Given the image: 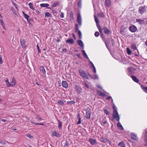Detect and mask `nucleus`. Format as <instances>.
<instances>
[{"label":"nucleus","instance_id":"nucleus-49","mask_svg":"<svg viewBox=\"0 0 147 147\" xmlns=\"http://www.w3.org/2000/svg\"><path fill=\"white\" fill-rule=\"evenodd\" d=\"M11 10L12 11V12L14 14H17L15 10L13 8V7L11 8Z\"/></svg>","mask_w":147,"mask_h":147},{"label":"nucleus","instance_id":"nucleus-34","mask_svg":"<svg viewBox=\"0 0 147 147\" xmlns=\"http://www.w3.org/2000/svg\"><path fill=\"white\" fill-rule=\"evenodd\" d=\"M31 122L32 123L34 124H35V125H44V124L43 123H36L35 122H34L33 121H31Z\"/></svg>","mask_w":147,"mask_h":147},{"label":"nucleus","instance_id":"nucleus-57","mask_svg":"<svg viewBox=\"0 0 147 147\" xmlns=\"http://www.w3.org/2000/svg\"><path fill=\"white\" fill-rule=\"evenodd\" d=\"M105 45L108 48V45H109V42H107V41H106L105 40L104 41Z\"/></svg>","mask_w":147,"mask_h":147},{"label":"nucleus","instance_id":"nucleus-45","mask_svg":"<svg viewBox=\"0 0 147 147\" xmlns=\"http://www.w3.org/2000/svg\"><path fill=\"white\" fill-rule=\"evenodd\" d=\"M52 13L54 16H56L57 15V12L56 10H52Z\"/></svg>","mask_w":147,"mask_h":147},{"label":"nucleus","instance_id":"nucleus-41","mask_svg":"<svg viewBox=\"0 0 147 147\" xmlns=\"http://www.w3.org/2000/svg\"><path fill=\"white\" fill-rule=\"evenodd\" d=\"M57 103L61 105H64V102L63 100H59Z\"/></svg>","mask_w":147,"mask_h":147},{"label":"nucleus","instance_id":"nucleus-19","mask_svg":"<svg viewBox=\"0 0 147 147\" xmlns=\"http://www.w3.org/2000/svg\"><path fill=\"white\" fill-rule=\"evenodd\" d=\"M67 43H69L71 44H73L74 43V41L73 39L72 38L67 40L66 41Z\"/></svg>","mask_w":147,"mask_h":147},{"label":"nucleus","instance_id":"nucleus-7","mask_svg":"<svg viewBox=\"0 0 147 147\" xmlns=\"http://www.w3.org/2000/svg\"><path fill=\"white\" fill-rule=\"evenodd\" d=\"M39 71L42 74V75L45 76H46V71L43 66H40L39 68Z\"/></svg>","mask_w":147,"mask_h":147},{"label":"nucleus","instance_id":"nucleus-59","mask_svg":"<svg viewBox=\"0 0 147 147\" xmlns=\"http://www.w3.org/2000/svg\"><path fill=\"white\" fill-rule=\"evenodd\" d=\"M84 84H85L84 87H86L87 88H89V86L86 82L84 83Z\"/></svg>","mask_w":147,"mask_h":147},{"label":"nucleus","instance_id":"nucleus-56","mask_svg":"<svg viewBox=\"0 0 147 147\" xmlns=\"http://www.w3.org/2000/svg\"><path fill=\"white\" fill-rule=\"evenodd\" d=\"M98 95L99 96H101L102 95V94L103 93L101 91H98Z\"/></svg>","mask_w":147,"mask_h":147},{"label":"nucleus","instance_id":"nucleus-51","mask_svg":"<svg viewBox=\"0 0 147 147\" xmlns=\"http://www.w3.org/2000/svg\"><path fill=\"white\" fill-rule=\"evenodd\" d=\"M70 17L72 19H74L73 18V14L72 12H71L70 13Z\"/></svg>","mask_w":147,"mask_h":147},{"label":"nucleus","instance_id":"nucleus-48","mask_svg":"<svg viewBox=\"0 0 147 147\" xmlns=\"http://www.w3.org/2000/svg\"><path fill=\"white\" fill-rule=\"evenodd\" d=\"M99 34H100L99 32L98 31L96 32L94 34L95 36L96 37H98L99 36Z\"/></svg>","mask_w":147,"mask_h":147},{"label":"nucleus","instance_id":"nucleus-21","mask_svg":"<svg viewBox=\"0 0 147 147\" xmlns=\"http://www.w3.org/2000/svg\"><path fill=\"white\" fill-rule=\"evenodd\" d=\"M89 141L91 144L93 145L95 144L96 142V140L92 138H90Z\"/></svg>","mask_w":147,"mask_h":147},{"label":"nucleus","instance_id":"nucleus-29","mask_svg":"<svg viewBox=\"0 0 147 147\" xmlns=\"http://www.w3.org/2000/svg\"><path fill=\"white\" fill-rule=\"evenodd\" d=\"M144 141L147 143V131H146L144 134Z\"/></svg>","mask_w":147,"mask_h":147},{"label":"nucleus","instance_id":"nucleus-39","mask_svg":"<svg viewBox=\"0 0 147 147\" xmlns=\"http://www.w3.org/2000/svg\"><path fill=\"white\" fill-rule=\"evenodd\" d=\"M24 18L27 20V21L28 22H29V16L26 14H24Z\"/></svg>","mask_w":147,"mask_h":147},{"label":"nucleus","instance_id":"nucleus-3","mask_svg":"<svg viewBox=\"0 0 147 147\" xmlns=\"http://www.w3.org/2000/svg\"><path fill=\"white\" fill-rule=\"evenodd\" d=\"M79 72L80 76L86 79H88V77L86 71L82 69H81L79 70Z\"/></svg>","mask_w":147,"mask_h":147},{"label":"nucleus","instance_id":"nucleus-26","mask_svg":"<svg viewBox=\"0 0 147 147\" xmlns=\"http://www.w3.org/2000/svg\"><path fill=\"white\" fill-rule=\"evenodd\" d=\"M52 135L57 137H60L61 136V135L60 134L58 133H56L55 131L53 133Z\"/></svg>","mask_w":147,"mask_h":147},{"label":"nucleus","instance_id":"nucleus-10","mask_svg":"<svg viewBox=\"0 0 147 147\" xmlns=\"http://www.w3.org/2000/svg\"><path fill=\"white\" fill-rule=\"evenodd\" d=\"M77 22L80 26L82 25V23L81 18V15L80 14H79L78 15L77 17Z\"/></svg>","mask_w":147,"mask_h":147},{"label":"nucleus","instance_id":"nucleus-55","mask_svg":"<svg viewBox=\"0 0 147 147\" xmlns=\"http://www.w3.org/2000/svg\"><path fill=\"white\" fill-rule=\"evenodd\" d=\"M59 16L61 18H63L64 17L63 13L62 12H61L60 15Z\"/></svg>","mask_w":147,"mask_h":147},{"label":"nucleus","instance_id":"nucleus-64","mask_svg":"<svg viewBox=\"0 0 147 147\" xmlns=\"http://www.w3.org/2000/svg\"><path fill=\"white\" fill-rule=\"evenodd\" d=\"M67 49H62V51L64 52H65L67 51Z\"/></svg>","mask_w":147,"mask_h":147},{"label":"nucleus","instance_id":"nucleus-62","mask_svg":"<svg viewBox=\"0 0 147 147\" xmlns=\"http://www.w3.org/2000/svg\"><path fill=\"white\" fill-rule=\"evenodd\" d=\"M113 109H114V111H117V108L114 105L113 106Z\"/></svg>","mask_w":147,"mask_h":147},{"label":"nucleus","instance_id":"nucleus-58","mask_svg":"<svg viewBox=\"0 0 147 147\" xmlns=\"http://www.w3.org/2000/svg\"><path fill=\"white\" fill-rule=\"evenodd\" d=\"M100 36L102 38V39H103V40H104V35H103V34H102V31L101 32H100Z\"/></svg>","mask_w":147,"mask_h":147},{"label":"nucleus","instance_id":"nucleus-38","mask_svg":"<svg viewBox=\"0 0 147 147\" xmlns=\"http://www.w3.org/2000/svg\"><path fill=\"white\" fill-rule=\"evenodd\" d=\"M45 17H51V14L49 12H47L45 13Z\"/></svg>","mask_w":147,"mask_h":147},{"label":"nucleus","instance_id":"nucleus-46","mask_svg":"<svg viewBox=\"0 0 147 147\" xmlns=\"http://www.w3.org/2000/svg\"><path fill=\"white\" fill-rule=\"evenodd\" d=\"M98 16L101 17H104V15L103 13H98Z\"/></svg>","mask_w":147,"mask_h":147},{"label":"nucleus","instance_id":"nucleus-35","mask_svg":"<svg viewBox=\"0 0 147 147\" xmlns=\"http://www.w3.org/2000/svg\"><path fill=\"white\" fill-rule=\"evenodd\" d=\"M126 50L127 51V54L129 55H130L131 54L132 52L131 51L130 49L128 47H127L126 48Z\"/></svg>","mask_w":147,"mask_h":147},{"label":"nucleus","instance_id":"nucleus-13","mask_svg":"<svg viewBox=\"0 0 147 147\" xmlns=\"http://www.w3.org/2000/svg\"><path fill=\"white\" fill-rule=\"evenodd\" d=\"M131 136L132 139L134 140H138V138L136 134H134V133H131Z\"/></svg>","mask_w":147,"mask_h":147},{"label":"nucleus","instance_id":"nucleus-32","mask_svg":"<svg viewBox=\"0 0 147 147\" xmlns=\"http://www.w3.org/2000/svg\"><path fill=\"white\" fill-rule=\"evenodd\" d=\"M125 28L123 29L121 28L120 29V33L121 34L124 35L125 34V32L124 31Z\"/></svg>","mask_w":147,"mask_h":147},{"label":"nucleus","instance_id":"nucleus-12","mask_svg":"<svg viewBox=\"0 0 147 147\" xmlns=\"http://www.w3.org/2000/svg\"><path fill=\"white\" fill-rule=\"evenodd\" d=\"M75 88L78 94H80L82 91L81 88L78 86L76 85Z\"/></svg>","mask_w":147,"mask_h":147},{"label":"nucleus","instance_id":"nucleus-9","mask_svg":"<svg viewBox=\"0 0 147 147\" xmlns=\"http://www.w3.org/2000/svg\"><path fill=\"white\" fill-rule=\"evenodd\" d=\"M100 140L101 142L104 143H107L109 144L111 143V141L103 137L100 138Z\"/></svg>","mask_w":147,"mask_h":147},{"label":"nucleus","instance_id":"nucleus-16","mask_svg":"<svg viewBox=\"0 0 147 147\" xmlns=\"http://www.w3.org/2000/svg\"><path fill=\"white\" fill-rule=\"evenodd\" d=\"M105 33L107 34H109L110 33V31L108 29V28L105 26L103 28Z\"/></svg>","mask_w":147,"mask_h":147},{"label":"nucleus","instance_id":"nucleus-25","mask_svg":"<svg viewBox=\"0 0 147 147\" xmlns=\"http://www.w3.org/2000/svg\"><path fill=\"white\" fill-rule=\"evenodd\" d=\"M77 117L78 119V121L77 123V125H79V124H80L81 123V118L80 117V115L79 113L77 115Z\"/></svg>","mask_w":147,"mask_h":147},{"label":"nucleus","instance_id":"nucleus-42","mask_svg":"<svg viewBox=\"0 0 147 147\" xmlns=\"http://www.w3.org/2000/svg\"><path fill=\"white\" fill-rule=\"evenodd\" d=\"M94 18L96 24H98L99 22L98 19V18H97V17H96L95 15L94 16Z\"/></svg>","mask_w":147,"mask_h":147},{"label":"nucleus","instance_id":"nucleus-1","mask_svg":"<svg viewBox=\"0 0 147 147\" xmlns=\"http://www.w3.org/2000/svg\"><path fill=\"white\" fill-rule=\"evenodd\" d=\"M5 82L7 85V87H10L11 86H13L15 85L16 83V80L14 78H13L11 79V82H9L8 79L5 81Z\"/></svg>","mask_w":147,"mask_h":147},{"label":"nucleus","instance_id":"nucleus-28","mask_svg":"<svg viewBox=\"0 0 147 147\" xmlns=\"http://www.w3.org/2000/svg\"><path fill=\"white\" fill-rule=\"evenodd\" d=\"M142 89L146 93H147V86L144 87L143 85H141Z\"/></svg>","mask_w":147,"mask_h":147},{"label":"nucleus","instance_id":"nucleus-52","mask_svg":"<svg viewBox=\"0 0 147 147\" xmlns=\"http://www.w3.org/2000/svg\"><path fill=\"white\" fill-rule=\"evenodd\" d=\"M78 5L79 7H81V1H78Z\"/></svg>","mask_w":147,"mask_h":147},{"label":"nucleus","instance_id":"nucleus-31","mask_svg":"<svg viewBox=\"0 0 147 147\" xmlns=\"http://www.w3.org/2000/svg\"><path fill=\"white\" fill-rule=\"evenodd\" d=\"M118 145L121 146V147H125V145L124 144V142L122 141L120 142Z\"/></svg>","mask_w":147,"mask_h":147},{"label":"nucleus","instance_id":"nucleus-44","mask_svg":"<svg viewBox=\"0 0 147 147\" xmlns=\"http://www.w3.org/2000/svg\"><path fill=\"white\" fill-rule=\"evenodd\" d=\"M59 4V2L58 1H57L55 3H53L52 5V6L53 7H55V6H56L57 5H58Z\"/></svg>","mask_w":147,"mask_h":147},{"label":"nucleus","instance_id":"nucleus-50","mask_svg":"<svg viewBox=\"0 0 147 147\" xmlns=\"http://www.w3.org/2000/svg\"><path fill=\"white\" fill-rule=\"evenodd\" d=\"M26 136L29 138L31 139V138H33V137L32 136H31V135L30 134H26Z\"/></svg>","mask_w":147,"mask_h":147},{"label":"nucleus","instance_id":"nucleus-33","mask_svg":"<svg viewBox=\"0 0 147 147\" xmlns=\"http://www.w3.org/2000/svg\"><path fill=\"white\" fill-rule=\"evenodd\" d=\"M30 8L32 10H35V9H34L33 7V5L32 3H28V4Z\"/></svg>","mask_w":147,"mask_h":147},{"label":"nucleus","instance_id":"nucleus-40","mask_svg":"<svg viewBox=\"0 0 147 147\" xmlns=\"http://www.w3.org/2000/svg\"><path fill=\"white\" fill-rule=\"evenodd\" d=\"M75 103V102L73 100H72L71 101H68L67 102V103L68 104H70V105L74 104Z\"/></svg>","mask_w":147,"mask_h":147},{"label":"nucleus","instance_id":"nucleus-27","mask_svg":"<svg viewBox=\"0 0 147 147\" xmlns=\"http://www.w3.org/2000/svg\"><path fill=\"white\" fill-rule=\"evenodd\" d=\"M117 126L120 129H121L122 130H123V126L121 124L120 122H119L117 123Z\"/></svg>","mask_w":147,"mask_h":147},{"label":"nucleus","instance_id":"nucleus-24","mask_svg":"<svg viewBox=\"0 0 147 147\" xmlns=\"http://www.w3.org/2000/svg\"><path fill=\"white\" fill-rule=\"evenodd\" d=\"M88 75L89 76V77L92 79H96L98 78L97 76L96 75H91L90 74L88 73Z\"/></svg>","mask_w":147,"mask_h":147},{"label":"nucleus","instance_id":"nucleus-11","mask_svg":"<svg viewBox=\"0 0 147 147\" xmlns=\"http://www.w3.org/2000/svg\"><path fill=\"white\" fill-rule=\"evenodd\" d=\"M61 84L62 85L63 87L66 88H68V84L66 81H63Z\"/></svg>","mask_w":147,"mask_h":147},{"label":"nucleus","instance_id":"nucleus-47","mask_svg":"<svg viewBox=\"0 0 147 147\" xmlns=\"http://www.w3.org/2000/svg\"><path fill=\"white\" fill-rule=\"evenodd\" d=\"M104 112L107 115H109L110 113L106 109H105L104 110Z\"/></svg>","mask_w":147,"mask_h":147},{"label":"nucleus","instance_id":"nucleus-30","mask_svg":"<svg viewBox=\"0 0 147 147\" xmlns=\"http://www.w3.org/2000/svg\"><path fill=\"white\" fill-rule=\"evenodd\" d=\"M82 52L83 55L84 56V57L86 58L87 59H88L89 58H88L87 55L86 54V53L85 51L84 50H82Z\"/></svg>","mask_w":147,"mask_h":147},{"label":"nucleus","instance_id":"nucleus-61","mask_svg":"<svg viewBox=\"0 0 147 147\" xmlns=\"http://www.w3.org/2000/svg\"><path fill=\"white\" fill-rule=\"evenodd\" d=\"M0 22L1 25L4 24V23L3 22V20L1 19H0Z\"/></svg>","mask_w":147,"mask_h":147},{"label":"nucleus","instance_id":"nucleus-18","mask_svg":"<svg viewBox=\"0 0 147 147\" xmlns=\"http://www.w3.org/2000/svg\"><path fill=\"white\" fill-rule=\"evenodd\" d=\"M131 48L132 49L134 50V51L136 50L138 52V53H139L137 49V47L136 44L133 43L131 45Z\"/></svg>","mask_w":147,"mask_h":147},{"label":"nucleus","instance_id":"nucleus-60","mask_svg":"<svg viewBox=\"0 0 147 147\" xmlns=\"http://www.w3.org/2000/svg\"><path fill=\"white\" fill-rule=\"evenodd\" d=\"M36 119H37L38 120H41L42 119H41V118L40 116H38L37 117Z\"/></svg>","mask_w":147,"mask_h":147},{"label":"nucleus","instance_id":"nucleus-14","mask_svg":"<svg viewBox=\"0 0 147 147\" xmlns=\"http://www.w3.org/2000/svg\"><path fill=\"white\" fill-rule=\"evenodd\" d=\"M20 42L21 45L22 47V48H25L26 47L25 43L26 41L23 39H20Z\"/></svg>","mask_w":147,"mask_h":147},{"label":"nucleus","instance_id":"nucleus-53","mask_svg":"<svg viewBox=\"0 0 147 147\" xmlns=\"http://www.w3.org/2000/svg\"><path fill=\"white\" fill-rule=\"evenodd\" d=\"M37 48L38 49V53H40V51L39 49V47L38 44L37 45Z\"/></svg>","mask_w":147,"mask_h":147},{"label":"nucleus","instance_id":"nucleus-6","mask_svg":"<svg viewBox=\"0 0 147 147\" xmlns=\"http://www.w3.org/2000/svg\"><path fill=\"white\" fill-rule=\"evenodd\" d=\"M75 29V32H78V34L79 36V38L80 39H82V33L80 30H78V25L77 24H76Z\"/></svg>","mask_w":147,"mask_h":147},{"label":"nucleus","instance_id":"nucleus-4","mask_svg":"<svg viewBox=\"0 0 147 147\" xmlns=\"http://www.w3.org/2000/svg\"><path fill=\"white\" fill-rule=\"evenodd\" d=\"M146 7L145 6H140L138 9V12L139 13L142 15L144 14L146 11Z\"/></svg>","mask_w":147,"mask_h":147},{"label":"nucleus","instance_id":"nucleus-43","mask_svg":"<svg viewBox=\"0 0 147 147\" xmlns=\"http://www.w3.org/2000/svg\"><path fill=\"white\" fill-rule=\"evenodd\" d=\"M69 146V142L67 141H66L65 144L63 146V147H66V146Z\"/></svg>","mask_w":147,"mask_h":147},{"label":"nucleus","instance_id":"nucleus-63","mask_svg":"<svg viewBox=\"0 0 147 147\" xmlns=\"http://www.w3.org/2000/svg\"><path fill=\"white\" fill-rule=\"evenodd\" d=\"M35 11V12L36 13H37V14H39V13H40V12L38 10H37L36 9H35L34 10Z\"/></svg>","mask_w":147,"mask_h":147},{"label":"nucleus","instance_id":"nucleus-20","mask_svg":"<svg viewBox=\"0 0 147 147\" xmlns=\"http://www.w3.org/2000/svg\"><path fill=\"white\" fill-rule=\"evenodd\" d=\"M136 22L138 23L140 25L143 24L145 23V22L144 20H141L140 19H137L136 20Z\"/></svg>","mask_w":147,"mask_h":147},{"label":"nucleus","instance_id":"nucleus-54","mask_svg":"<svg viewBox=\"0 0 147 147\" xmlns=\"http://www.w3.org/2000/svg\"><path fill=\"white\" fill-rule=\"evenodd\" d=\"M6 142H7V141H0V143L1 144H3V145H4L5 144Z\"/></svg>","mask_w":147,"mask_h":147},{"label":"nucleus","instance_id":"nucleus-2","mask_svg":"<svg viewBox=\"0 0 147 147\" xmlns=\"http://www.w3.org/2000/svg\"><path fill=\"white\" fill-rule=\"evenodd\" d=\"M115 119L117 121L120 120V117L117 111H114L113 112L112 120Z\"/></svg>","mask_w":147,"mask_h":147},{"label":"nucleus","instance_id":"nucleus-36","mask_svg":"<svg viewBox=\"0 0 147 147\" xmlns=\"http://www.w3.org/2000/svg\"><path fill=\"white\" fill-rule=\"evenodd\" d=\"M57 120L58 122V127L59 128V129H60L61 127L62 123L61 121H60V120L59 119H58Z\"/></svg>","mask_w":147,"mask_h":147},{"label":"nucleus","instance_id":"nucleus-22","mask_svg":"<svg viewBox=\"0 0 147 147\" xmlns=\"http://www.w3.org/2000/svg\"><path fill=\"white\" fill-rule=\"evenodd\" d=\"M131 77L134 82L136 83H138L139 82V80L137 78L136 76L133 75H131Z\"/></svg>","mask_w":147,"mask_h":147},{"label":"nucleus","instance_id":"nucleus-5","mask_svg":"<svg viewBox=\"0 0 147 147\" xmlns=\"http://www.w3.org/2000/svg\"><path fill=\"white\" fill-rule=\"evenodd\" d=\"M91 114V111L90 108L89 107H88L86 110V118L88 119H89L90 118Z\"/></svg>","mask_w":147,"mask_h":147},{"label":"nucleus","instance_id":"nucleus-23","mask_svg":"<svg viewBox=\"0 0 147 147\" xmlns=\"http://www.w3.org/2000/svg\"><path fill=\"white\" fill-rule=\"evenodd\" d=\"M40 5L42 7H47V8L51 9L50 7H48L49 5L47 3H42L40 4Z\"/></svg>","mask_w":147,"mask_h":147},{"label":"nucleus","instance_id":"nucleus-37","mask_svg":"<svg viewBox=\"0 0 147 147\" xmlns=\"http://www.w3.org/2000/svg\"><path fill=\"white\" fill-rule=\"evenodd\" d=\"M96 26L100 32H101L102 31V30L101 28L100 27V25L98 24H96Z\"/></svg>","mask_w":147,"mask_h":147},{"label":"nucleus","instance_id":"nucleus-17","mask_svg":"<svg viewBox=\"0 0 147 147\" xmlns=\"http://www.w3.org/2000/svg\"><path fill=\"white\" fill-rule=\"evenodd\" d=\"M77 43L78 45L80 47H81L82 48H84V44L82 41L81 40H77Z\"/></svg>","mask_w":147,"mask_h":147},{"label":"nucleus","instance_id":"nucleus-15","mask_svg":"<svg viewBox=\"0 0 147 147\" xmlns=\"http://www.w3.org/2000/svg\"><path fill=\"white\" fill-rule=\"evenodd\" d=\"M105 4L108 7H110L111 5V2L110 0H105Z\"/></svg>","mask_w":147,"mask_h":147},{"label":"nucleus","instance_id":"nucleus-8","mask_svg":"<svg viewBox=\"0 0 147 147\" xmlns=\"http://www.w3.org/2000/svg\"><path fill=\"white\" fill-rule=\"evenodd\" d=\"M129 30L131 32H135L137 30V29L136 26L133 25L129 27Z\"/></svg>","mask_w":147,"mask_h":147}]
</instances>
